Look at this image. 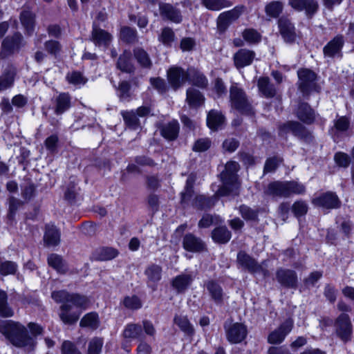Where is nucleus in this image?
Instances as JSON below:
<instances>
[{
	"instance_id": "obj_1",
	"label": "nucleus",
	"mask_w": 354,
	"mask_h": 354,
	"mask_svg": "<svg viewBox=\"0 0 354 354\" xmlns=\"http://www.w3.org/2000/svg\"><path fill=\"white\" fill-rule=\"evenodd\" d=\"M316 111L307 102H299L297 104L295 115L298 120H288L278 127V135L280 137L291 133L294 137L306 143L310 144L315 140L313 131L306 125H312L316 121Z\"/></svg>"
},
{
	"instance_id": "obj_2",
	"label": "nucleus",
	"mask_w": 354,
	"mask_h": 354,
	"mask_svg": "<svg viewBox=\"0 0 354 354\" xmlns=\"http://www.w3.org/2000/svg\"><path fill=\"white\" fill-rule=\"evenodd\" d=\"M28 328L31 335L27 328L18 322L8 319L0 323V333L14 346L34 351L37 344V337L43 333L44 329L41 325L35 322L28 323Z\"/></svg>"
},
{
	"instance_id": "obj_3",
	"label": "nucleus",
	"mask_w": 354,
	"mask_h": 354,
	"mask_svg": "<svg viewBox=\"0 0 354 354\" xmlns=\"http://www.w3.org/2000/svg\"><path fill=\"white\" fill-rule=\"evenodd\" d=\"M90 305L89 298L77 292H69L65 298V303L59 307L60 320L66 325H73L78 319L82 310H86Z\"/></svg>"
},
{
	"instance_id": "obj_4",
	"label": "nucleus",
	"mask_w": 354,
	"mask_h": 354,
	"mask_svg": "<svg viewBox=\"0 0 354 354\" xmlns=\"http://www.w3.org/2000/svg\"><path fill=\"white\" fill-rule=\"evenodd\" d=\"M298 90L304 97H308L313 92L319 93L321 86L318 84V75L313 70L308 68H299L297 71Z\"/></svg>"
},
{
	"instance_id": "obj_5",
	"label": "nucleus",
	"mask_w": 354,
	"mask_h": 354,
	"mask_svg": "<svg viewBox=\"0 0 354 354\" xmlns=\"http://www.w3.org/2000/svg\"><path fill=\"white\" fill-rule=\"evenodd\" d=\"M230 102L231 107L241 115L250 118L255 116V109L249 102L243 88L231 86L230 88Z\"/></svg>"
},
{
	"instance_id": "obj_6",
	"label": "nucleus",
	"mask_w": 354,
	"mask_h": 354,
	"mask_svg": "<svg viewBox=\"0 0 354 354\" xmlns=\"http://www.w3.org/2000/svg\"><path fill=\"white\" fill-rule=\"evenodd\" d=\"M25 44L24 38L19 31H15L12 35L5 37L1 41L0 58L6 59L18 53Z\"/></svg>"
},
{
	"instance_id": "obj_7",
	"label": "nucleus",
	"mask_w": 354,
	"mask_h": 354,
	"mask_svg": "<svg viewBox=\"0 0 354 354\" xmlns=\"http://www.w3.org/2000/svg\"><path fill=\"white\" fill-rule=\"evenodd\" d=\"M246 9L245 5L239 4L231 10L220 13L216 19V27L218 33H225L231 24L238 20L246 11Z\"/></svg>"
},
{
	"instance_id": "obj_8",
	"label": "nucleus",
	"mask_w": 354,
	"mask_h": 354,
	"mask_svg": "<svg viewBox=\"0 0 354 354\" xmlns=\"http://www.w3.org/2000/svg\"><path fill=\"white\" fill-rule=\"evenodd\" d=\"M336 336L344 343L351 341L353 325L351 317L347 313H340L334 320Z\"/></svg>"
},
{
	"instance_id": "obj_9",
	"label": "nucleus",
	"mask_w": 354,
	"mask_h": 354,
	"mask_svg": "<svg viewBox=\"0 0 354 354\" xmlns=\"http://www.w3.org/2000/svg\"><path fill=\"white\" fill-rule=\"evenodd\" d=\"M279 35L286 44H292L297 41V34L295 23L288 15H281L277 21Z\"/></svg>"
},
{
	"instance_id": "obj_10",
	"label": "nucleus",
	"mask_w": 354,
	"mask_h": 354,
	"mask_svg": "<svg viewBox=\"0 0 354 354\" xmlns=\"http://www.w3.org/2000/svg\"><path fill=\"white\" fill-rule=\"evenodd\" d=\"M223 328L226 339L231 344H240L247 338L248 328L242 322H234L229 324L225 322Z\"/></svg>"
},
{
	"instance_id": "obj_11",
	"label": "nucleus",
	"mask_w": 354,
	"mask_h": 354,
	"mask_svg": "<svg viewBox=\"0 0 354 354\" xmlns=\"http://www.w3.org/2000/svg\"><path fill=\"white\" fill-rule=\"evenodd\" d=\"M189 79L188 69L185 70L179 66H171L167 71V80L172 90L180 89Z\"/></svg>"
},
{
	"instance_id": "obj_12",
	"label": "nucleus",
	"mask_w": 354,
	"mask_h": 354,
	"mask_svg": "<svg viewBox=\"0 0 354 354\" xmlns=\"http://www.w3.org/2000/svg\"><path fill=\"white\" fill-rule=\"evenodd\" d=\"M312 203L318 207L326 209H337L341 207L342 201L335 192L326 191L312 199Z\"/></svg>"
},
{
	"instance_id": "obj_13",
	"label": "nucleus",
	"mask_w": 354,
	"mask_h": 354,
	"mask_svg": "<svg viewBox=\"0 0 354 354\" xmlns=\"http://www.w3.org/2000/svg\"><path fill=\"white\" fill-rule=\"evenodd\" d=\"M294 327V322L291 318L286 319L276 329L270 332L267 338V342L270 344H281L286 336L291 332Z\"/></svg>"
},
{
	"instance_id": "obj_14",
	"label": "nucleus",
	"mask_w": 354,
	"mask_h": 354,
	"mask_svg": "<svg viewBox=\"0 0 354 354\" xmlns=\"http://www.w3.org/2000/svg\"><path fill=\"white\" fill-rule=\"evenodd\" d=\"M275 274L277 282L283 288L295 290L298 288V276L294 270L279 268Z\"/></svg>"
},
{
	"instance_id": "obj_15",
	"label": "nucleus",
	"mask_w": 354,
	"mask_h": 354,
	"mask_svg": "<svg viewBox=\"0 0 354 354\" xmlns=\"http://www.w3.org/2000/svg\"><path fill=\"white\" fill-rule=\"evenodd\" d=\"M236 261L239 268L250 273H257L262 270V266L258 261L245 250L238 252Z\"/></svg>"
},
{
	"instance_id": "obj_16",
	"label": "nucleus",
	"mask_w": 354,
	"mask_h": 354,
	"mask_svg": "<svg viewBox=\"0 0 354 354\" xmlns=\"http://www.w3.org/2000/svg\"><path fill=\"white\" fill-rule=\"evenodd\" d=\"M182 245L185 251L192 253H201L207 250V245L202 239L191 232L184 235Z\"/></svg>"
},
{
	"instance_id": "obj_17",
	"label": "nucleus",
	"mask_w": 354,
	"mask_h": 354,
	"mask_svg": "<svg viewBox=\"0 0 354 354\" xmlns=\"http://www.w3.org/2000/svg\"><path fill=\"white\" fill-rule=\"evenodd\" d=\"M289 6L296 11H305L308 19H312L319 11V6L316 0H289Z\"/></svg>"
},
{
	"instance_id": "obj_18",
	"label": "nucleus",
	"mask_w": 354,
	"mask_h": 354,
	"mask_svg": "<svg viewBox=\"0 0 354 354\" xmlns=\"http://www.w3.org/2000/svg\"><path fill=\"white\" fill-rule=\"evenodd\" d=\"M220 179L222 182V185L218 189L216 195L219 196H228L232 194L234 188H238L236 186L238 183L237 175L223 171L220 174Z\"/></svg>"
},
{
	"instance_id": "obj_19",
	"label": "nucleus",
	"mask_w": 354,
	"mask_h": 354,
	"mask_svg": "<svg viewBox=\"0 0 354 354\" xmlns=\"http://www.w3.org/2000/svg\"><path fill=\"white\" fill-rule=\"evenodd\" d=\"M204 287L216 305L222 306L223 304L225 294L223 287L216 279H212L205 281Z\"/></svg>"
},
{
	"instance_id": "obj_20",
	"label": "nucleus",
	"mask_w": 354,
	"mask_h": 354,
	"mask_svg": "<svg viewBox=\"0 0 354 354\" xmlns=\"http://www.w3.org/2000/svg\"><path fill=\"white\" fill-rule=\"evenodd\" d=\"M159 12L164 20L179 24L183 21L180 10L169 3H160Z\"/></svg>"
},
{
	"instance_id": "obj_21",
	"label": "nucleus",
	"mask_w": 354,
	"mask_h": 354,
	"mask_svg": "<svg viewBox=\"0 0 354 354\" xmlns=\"http://www.w3.org/2000/svg\"><path fill=\"white\" fill-rule=\"evenodd\" d=\"M344 38L342 34H338L330 39L323 48V54L326 57L333 58L340 54L344 46Z\"/></svg>"
},
{
	"instance_id": "obj_22",
	"label": "nucleus",
	"mask_w": 354,
	"mask_h": 354,
	"mask_svg": "<svg viewBox=\"0 0 354 354\" xmlns=\"http://www.w3.org/2000/svg\"><path fill=\"white\" fill-rule=\"evenodd\" d=\"M256 53L247 48L239 49L233 55V61L237 69L251 65L255 58Z\"/></svg>"
},
{
	"instance_id": "obj_23",
	"label": "nucleus",
	"mask_w": 354,
	"mask_h": 354,
	"mask_svg": "<svg viewBox=\"0 0 354 354\" xmlns=\"http://www.w3.org/2000/svg\"><path fill=\"white\" fill-rule=\"evenodd\" d=\"M226 122V118L221 111L211 109L207 114L206 124L212 131L222 129Z\"/></svg>"
},
{
	"instance_id": "obj_24",
	"label": "nucleus",
	"mask_w": 354,
	"mask_h": 354,
	"mask_svg": "<svg viewBox=\"0 0 354 354\" xmlns=\"http://www.w3.org/2000/svg\"><path fill=\"white\" fill-rule=\"evenodd\" d=\"M91 40L96 46H103L105 48H107L113 40V36L107 30L102 29L97 27L95 24H93Z\"/></svg>"
},
{
	"instance_id": "obj_25",
	"label": "nucleus",
	"mask_w": 354,
	"mask_h": 354,
	"mask_svg": "<svg viewBox=\"0 0 354 354\" xmlns=\"http://www.w3.org/2000/svg\"><path fill=\"white\" fill-rule=\"evenodd\" d=\"M160 136L167 141H175L179 136L180 124L177 120L174 119L159 127Z\"/></svg>"
},
{
	"instance_id": "obj_26",
	"label": "nucleus",
	"mask_w": 354,
	"mask_h": 354,
	"mask_svg": "<svg viewBox=\"0 0 354 354\" xmlns=\"http://www.w3.org/2000/svg\"><path fill=\"white\" fill-rule=\"evenodd\" d=\"M116 68L124 73L131 75L135 73L136 67L132 61V54L129 50H124L119 55Z\"/></svg>"
},
{
	"instance_id": "obj_27",
	"label": "nucleus",
	"mask_w": 354,
	"mask_h": 354,
	"mask_svg": "<svg viewBox=\"0 0 354 354\" xmlns=\"http://www.w3.org/2000/svg\"><path fill=\"white\" fill-rule=\"evenodd\" d=\"M217 201L218 197L215 194L212 196L198 194L193 199L192 205L198 210L208 211L215 206Z\"/></svg>"
},
{
	"instance_id": "obj_28",
	"label": "nucleus",
	"mask_w": 354,
	"mask_h": 354,
	"mask_svg": "<svg viewBox=\"0 0 354 354\" xmlns=\"http://www.w3.org/2000/svg\"><path fill=\"white\" fill-rule=\"evenodd\" d=\"M19 20L28 35H32L35 30L36 15L29 9H24L19 14Z\"/></svg>"
},
{
	"instance_id": "obj_29",
	"label": "nucleus",
	"mask_w": 354,
	"mask_h": 354,
	"mask_svg": "<svg viewBox=\"0 0 354 354\" xmlns=\"http://www.w3.org/2000/svg\"><path fill=\"white\" fill-rule=\"evenodd\" d=\"M232 236V232L227 226L221 224L212 230L210 235L213 242L219 245L227 244L230 241Z\"/></svg>"
},
{
	"instance_id": "obj_30",
	"label": "nucleus",
	"mask_w": 354,
	"mask_h": 354,
	"mask_svg": "<svg viewBox=\"0 0 354 354\" xmlns=\"http://www.w3.org/2000/svg\"><path fill=\"white\" fill-rule=\"evenodd\" d=\"M193 281L194 278L190 274H180L171 279V286L178 293H184Z\"/></svg>"
},
{
	"instance_id": "obj_31",
	"label": "nucleus",
	"mask_w": 354,
	"mask_h": 354,
	"mask_svg": "<svg viewBox=\"0 0 354 354\" xmlns=\"http://www.w3.org/2000/svg\"><path fill=\"white\" fill-rule=\"evenodd\" d=\"M47 263L49 267L60 274H66L69 270L66 261L60 254L56 253L48 254Z\"/></svg>"
},
{
	"instance_id": "obj_32",
	"label": "nucleus",
	"mask_w": 354,
	"mask_h": 354,
	"mask_svg": "<svg viewBox=\"0 0 354 354\" xmlns=\"http://www.w3.org/2000/svg\"><path fill=\"white\" fill-rule=\"evenodd\" d=\"M118 36L120 41L128 45L137 43L139 38L137 30L129 26H121Z\"/></svg>"
},
{
	"instance_id": "obj_33",
	"label": "nucleus",
	"mask_w": 354,
	"mask_h": 354,
	"mask_svg": "<svg viewBox=\"0 0 354 354\" xmlns=\"http://www.w3.org/2000/svg\"><path fill=\"white\" fill-rule=\"evenodd\" d=\"M119 251L114 248L102 246L95 249L93 252V257L97 261H106L116 258Z\"/></svg>"
},
{
	"instance_id": "obj_34",
	"label": "nucleus",
	"mask_w": 354,
	"mask_h": 354,
	"mask_svg": "<svg viewBox=\"0 0 354 354\" xmlns=\"http://www.w3.org/2000/svg\"><path fill=\"white\" fill-rule=\"evenodd\" d=\"M186 101L190 108L197 109L205 104V97L199 90L189 88L186 91Z\"/></svg>"
},
{
	"instance_id": "obj_35",
	"label": "nucleus",
	"mask_w": 354,
	"mask_h": 354,
	"mask_svg": "<svg viewBox=\"0 0 354 354\" xmlns=\"http://www.w3.org/2000/svg\"><path fill=\"white\" fill-rule=\"evenodd\" d=\"M101 322L98 313L91 311L86 313L80 322V327L82 328H89L91 330H96L100 326Z\"/></svg>"
},
{
	"instance_id": "obj_36",
	"label": "nucleus",
	"mask_w": 354,
	"mask_h": 354,
	"mask_svg": "<svg viewBox=\"0 0 354 354\" xmlns=\"http://www.w3.org/2000/svg\"><path fill=\"white\" fill-rule=\"evenodd\" d=\"M71 106V97L68 93H60L55 98L54 113L57 115H62Z\"/></svg>"
},
{
	"instance_id": "obj_37",
	"label": "nucleus",
	"mask_w": 354,
	"mask_h": 354,
	"mask_svg": "<svg viewBox=\"0 0 354 354\" xmlns=\"http://www.w3.org/2000/svg\"><path fill=\"white\" fill-rule=\"evenodd\" d=\"M158 41L165 48H171L177 41V37L172 28L164 26L158 35Z\"/></svg>"
},
{
	"instance_id": "obj_38",
	"label": "nucleus",
	"mask_w": 354,
	"mask_h": 354,
	"mask_svg": "<svg viewBox=\"0 0 354 354\" xmlns=\"http://www.w3.org/2000/svg\"><path fill=\"white\" fill-rule=\"evenodd\" d=\"M188 71L189 79L187 82H191L193 86L203 89L207 87L208 80L203 72L195 67L189 68Z\"/></svg>"
},
{
	"instance_id": "obj_39",
	"label": "nucleus",
	"mask_w": 354,
	"mask_h": 354,
	"mask_svg": "<svg viewBox=\"0 0 354 354\" xmlns=\"http://www.w3.org/2000/svg\"><path fill=\"white\" fill-rule=\"evenodd\" d=\"M162 272V267L156 263L149 265L145 270L144 273L148 281L153 283V286L151 287L153 290L156 289L157 283L161 280Z\"/></svg>"
},
{
	"instance_id": "obj_40",
	"label": "nucleus",
	"mask_w": 354,
	"mask_h": 354,
	"mask_svg": "<svg viewBox=\"0 0 354 354\" xmlns=\"http://www.w3.org/2000/svg\"><path fill=\"white\" fill-rule=\"evenodd\" d=\"M268 192L272 196L288 197L287 180L270 182L268 185Z\"/></svg>"
},
{
	"instance_id": "obj_41",
	"label": "nucleus",
	"mask_w": 354,
	"mask_h": 354,
	"mask_svg": "<svg viewBox=\"0 0 354 354\" xmlns=\"http://www.w3.org/2000/svg\"><path fill=\"white\" fill-rule=\"evenodd\" d=\"M174 323L178 326L182 332L189 337H193L195 334V330L193 325L189 322L187 316L175 315Z\"/></svg>"
},
{
	"instance_id": "obj_42",
	"label": "nucleus",
	"mask_w": 354,
	"mask_h": 354,
	"mask_svg": "<svg viewBox=\"0 0 354 354\" xmlns=\"http://www.w3.org/2000/svg\"><path fill=\"white\" fill-rule=\"evenodd\" d=\"M122 337L124 339H141L142 337V328L139 324L129 323L123 331Z\"/></svg>"
},
{
	"instance_id": "obj_43",
	"label": "nucleus",
	"mask_w": 354,
	"mask_h": 354,
	"mask_svg": "<svg viewBox=\"0 0 354 354\" xmlns=\"http://www.w3.org/2000/svg\"><path fill=\"white\" fill-rule=\"evenodd\" d=\"M133 57L138 64L144 68H151L152 62L148 53L142 47H136L133 50Z\"/></svg>"
},
{
	"instance_id": "obj_44",
	"label": "nucleus",
	"mask_w": 354,
	"mask_h": 354,
	"mask_svg": "<svg viewBox=\"0 0 354 354\" xmlns=\"http://www.w3.org/2000/svg\"><path fill=\"white\" fill-rule=\"evenodd\" d=\"M60 231L55 226L53 225L46 229L44 235V241L48 246H56L60 243Z\"/></svg>"
},
{
	"instance_id": "obj_45",
	"label": "nucleus",
	"mask_w": 354,
	"mask_h": 354,
	"mask_svg": "<svg viewBox=\"0 0 354 354\" xmlns=\"http://www.w3.org/2000/svg\"><path fill=\"white\" fill-rule=\"evenodd\" d=\"M284 6L281 1H272L265 6L266 15L272 19H279L283 11Z\"/></svg>"
},
{
	"instance_id": "obj_46",
	"label": "nucleus",
	"mask_w": 354,
	"mask_h": 354,
	"mask_svg": "<svg viewBox=\"0 0 354 354\" xmlns=\"http://www.w3.org/2000/svg\"><path fill=\"white\" fill-rule=\"evenodd\" d=\"M201 4L210 11H219L231 7L232 1L230 0H201Z\"/></svg>"
},
{
	"instance_id": "obj_47",
	"label": "nucleus",
	"mask_w": 354,
	"mask_h": 354,
	"mask_svg": "<svg viewBox=\"0 0 354 354\" xmlns=\"http://www.w3.org/2000/svg\"><path fill=\"white\" fill-rule=\"evenodd\" d=\"M120 304L126 309L136 311L142 308L143 304L137 295H126L120 301Z\"/></svg>"
},
{
	"instance_id": "obj_48",
	"label": "nucleus",
	"mask_w": 354,
	"mask_h": 354,
	"mask_svg": "<svg viewBox=\"0 0 354 354\" xmlns=\"http://www.w3.org/2000/svg\"><path fill=\"white\" fill-rule=\"evenodd\" d=\"M223 222V220L220 215L205 213L198 221V227L200 229H205L209 227L212 225H220Z\"/></svg>"
},
{
	"instance_id": "obj_49",
	"label": "nucleus",
	"mask_w": 354,
	"mask_h": 354,
	"mask_svg": "<svg viewBox=\"0 0 354 354\" xmlns=\"http://www.w3.org/2000/svg\"><path fill=\"white\" fill-rule=\"evenodd\" d=\"M238 210L245 221L259 222V210L258 209H254L247 205L242 204L239 205Z\"/></svg>"
},
{
	"instance_id": "obj_50",
	"label": "nucleus",
	"mask_w": 354,
	"mask_h": 354,
	"mask_svg": "<svg viewBox=\"0 0 354 354\" xmlns=\"http://www.w3.org/2000/svg\"><path fill=\"white\" fill-rule=\"evenodd\" d=\"M195 179L192 177H188L186 180L184 192L180 193V203L182 205L188 204L194 194Z\"/></svg>"
},
{
	"instance_id": "obj_51",
	"label": "nucleus",
	"mask_w": 354,
	"mask_h": 354,
	"mask_svg": "<svg viewBox=\"0 0 354 354\" xmlns=\"http://www.w3.org/2000/svg\"><path fill=\"white\" fill-rule=\"evenodd\" d=\"M13 315L14 311L8 303L6 292L0 289V317L5 318L11 317Z\"/></svg>"
},
{
	"instance_id": "obj_52",
	"label": "nucleus",
	"mask_w": 354,
	"mask_h": 354,
	"mask_svg": "<svg viewBox=\"0 0 354 354\" xmlns=\"http://www.w3.org/2000/svg\"><path fill=\"white\" fill-rule=\"evenodd\" d=\"M44 145L48 154L55 155L57 153L59 147V140L57 134L53 133L48 136L44 142Z\"/></svg>"
},
{
	"instance_id": "obj_53",
	"label": "nucleus",
	"mask_w": 354,
	"mask_h": 354,
	"mask_svg": "<svg viewBox=\"0 0 354 354\" xmlns=\"http://www.w3.org/2000/svg\"><path fill=\"white\" fill-rule=\"evenodd\" d=\"M44 49L48 55L57 58L62 50V46L61 43L57 39H49L44 44Z\"/></svg>"
},
{
	"instance_id": "obj_54",
	"label": "nucleus",
	"mask_w": 354,
	"mask_h": 354,
	"mask_svg": "<svg viewBox=\"0 0 354 354\" xmlns=\"http://www.w3.org/2000/svg\"><path fill=\"white\" fill-rule=\"evenodd\" d=\"M122 116L124 124L129 129L136 130L140 126V122L134 111H125L122 112Z\"/></svg>"
},
{
	"instance_id": "obj_55",
	"label": "nucleus",
	"mask_w": 354,
	"mask_h": 354,
	"mask_svg": "<svg viewBox=\"0 0 354 354\" xmlns=\"http://www.w3.org/2000/svg\"><path fill=\"white\" fill-rule=\"evenodd\" d=\"M351 126V120L350 118L346 115H342L338 117L336 120H334L333 127L335 130V135L339 136V133L346 132Z\"/></svg>"
},
{
	"instance_id": "obj_56",
	"label": "nucleus",
	"mask_w": 354,
	"mask_h": 354,
	"mask_svg": "<svg viewBox=\"0 0 354 354\" xmlns=\"http://www.w3.org/2000/svg\"><path fill=\"white\" fill-rule=\"evenodd\" d=\"M283 158L279 156H273L266 160L263 166V173L274 172L279 165L283 162Z\"/></svg>"
},
{
	"instance_id": "obj_57",
	"label": "nucleus",
	"mask_w": 354,
	"mask_h": 354,
	"mask_svg": "<svg viewBox=\"0 0 354 354\" xmlns=\"http://www.w3.org/2000/svg\"><path fill=\"white\" fill-rule=\"evenodd\" d=\"M258 87L259 90L267 97H272L275 95V90L270 84L268 77H261L258 80Z\"/></svg>"
},
{
	"instance_id": "obj_58",
	"label": "nucleus",
	"mask_w": 354,
	"mask_h": 354,
	"mask_svg": "<svg viewBox=\"0 0 354 354\" xmlns=\"http://www.w3.org/2000/svg\"><path fill=\"white\" fill-rule=\"evenodd\" d=\"M243 39L250 44H258L261 41V35L256 29L245 28L242 32Z\"/></svg>"
},
{
	"instance_id": "obj_59",
	"label": "nucleus",
	"mask_w": 354,
	"mask_h": 354,
	"mask_svg": "<svg viewBox=\"0 0 354 354\" xmlns=\"http://www.w3.org/2000/svg\"><path fill=\"white\" fill-rule=\"evenodd\" d=\"M104 344L102 337H94L88 342L86 354H101Z\"/></svg>"
},
{
	"instance_id": "obj_60",
	"label": "nucleus",
	"mask_w": 354,
	"mask_h": 354,
	"mask_svg": "<svg viewBox=\"0 0 354 354\" xmlns=\"http://www.w3.org/2000/svg\"><path fill=\"white\" fill-rule=\"evenodd\" d=\"M308 210V207L304 201H296L291 207V211L297 218L304 216Z\"/></svg>"
},
{
	"instance_id": "obj_61",
	"label": "nucleus",
	"mask_w": 354,
	"mask_h": 354,
	"mask_svg": "<svg viewBox=\"0 0 354 354\" xmlns=\"http://www.w3.org/2000/svg\"><path fill=\"white\" fill-rule=\"evenodd\" d=\"M77 196L76 185L73 182H70L64 192V198L70 205H74L76 203Z\"/></svg>"
},
{
	"instance_id": "obj_62",
	"label": "nucleus",
	"mask_w": 354,
	"mask_h": 354,
	"mask_svg": "<svg viewBox=\"0 0 354 354\" xmlns=\"http://www.w3.org/2000/svg\"><path fill=\"white\" fill-rule=\"evenodd\" d=\"M334 161L339 167L347 168L351 162V156L343 151H337L334 154Z\"/></svg>"
},
{
	"instance_id": "obj_63",
	"label": "nucleus",
	"mask_w": 354,
	"mask_h": 354,
	"mask_svg": "<svg viewBox=\"0 0 354 354\" xmlns=\"http://www.w3.org/2000/svg\"><path fill=\"white\" fill-rule=\"evenodd\" d=\"M117 90L118 91V97L120 100H126L131 97V86L129 81L122 80L119 82Z\"/></svg>"
},
{
	"instance_id": "obj_64",
	"label": "nucleus",
	"mask_w": 354,
	"mask_h": 354,
	"mask_svg": "<svg viewBox=\"0 0 354 354\" xmlns=\"http://www.w3.org/2000/svg\"><path fill=\"white\" fill-rule=\"evenodd\" d=\"M60 350L61 354H82L76 344L70 340H64Z\"/></svg>"
}]
</instances>
